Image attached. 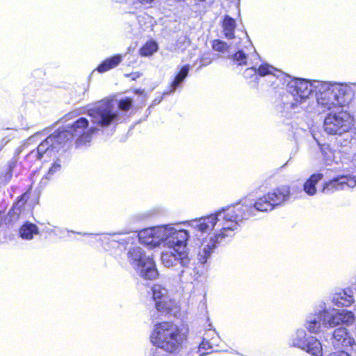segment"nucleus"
<instances>
[{
    "instance_id": "33",
    "label": "nucleus",
    "mask_w": 356,
    "mask_h": 356,
    "mask_svg": "<svg viewBox=\"0 0 356 356\" xmlns=\"http://www.w3.org/2000/svg\"><path fill=\"white\" fill-rule=\"evenodd\" d=\"M322 153L327 164L330 165L334 161V156L332 149L328 146L322 147Z\"/></svg>"
},
{
    "instance_id": "34",
    "label": "nucleus",
    "mask_w": 356,
    "mask_h": 356,
    "mask_svg": "<svg viewBox=\"0 0 356 356\" xmlns=\"http://www.w3.org/2000/svg\"><path fill=\"white\" fill-rule=\"evenodd\" d=\"M213 59V55L211 53L204 54L201 57V66H207L209 65Z\"/></svg>"
},
{
    "instance_id": "17",
    "label": "nucleus",
    "mask_w": 356,
    "mask_h": 356,
    "mask_svg": "<svg viewBox=\"0 0 356 356\" xmlns=\"http://www.w3.org/2000/svg\"><path fill=\"white\" fill-rule=\"evenodd\" d=\"M220 339L213 330H209L205 332L202 343L199 347L200 355L202 356L207 354L205 352H202V350L212 349L214 351H217L215 348L218 347Z\"/></svg>"
},
{
    "instance_id": "1",
    "label": "nucleus",
    "mask_w": 356,
    "mask_h": 356,
    "mask_svg": "<svg viewBox=\"0 0 356 356\" xmlns=\"http://www.w3.org/2000/svg\"><path fill=\"white\" fill-rule=\"evenodd\" d=\"M268 193L258 198L253 204H237L222 209L209 216L188 222L197 240L200 243L197 254L200 263L204 264L214 250L227 237L234 236L240 223L256 211L268 212L275 207Z\"/></svg>"
},
{
    "instance_id": "26",
    "label": "nucleus",
    "mask_w": 356,
    "mask_h": 356,
    "mask_svg": "<svg viewBox=\"0 0 356 356\" xmlns=\"http://www.w3.org/2000/svg\"><path fill=\"white\" fill-rule=\"evenodd\" d=\"M38 234V229L35 224L24 223L19 229V235L23 239L31 240Z\"/></svg>"
},
{
    "instance_id": "11",
    "label": "nucleus",
    "mask_w": 356,
    "mask_h": 356,
    "mask_svg": "<svg viewBox=\"0 0 356 356\" xmlns=\"http://www.w3.org/2000/svg\"><path fill=\"white\" fill-rule=\"evenodd\" d=\"M152 296L157 312L172 316L177 315L179 312L178 303L170 297L165 287L159 284L154 285Z\"/></svg>"
},
{
    "instance_id": "20",
    "label": "nucleus",
    "mask_w": 356,
    "mask_h": 356,
    "mask_svg": "<svg viewBox=\"0 0 356 356\" xmlns=\"http://www.w3.org/2000/svg\"><path fill=\"white\" fill-rule=\"evenodd\" d=\"M29 199V195L27 193H24L21 195L19 199L14 204L12 209L10 210L8 213V216L10 218V220H17L21 214L23 213L24 210V206Z\"/></svg>"
},
{
    "instance_id": "37",
    "label": "nucleus",
    "mask_w": 356,
    "mask_h": 356,
    "mask_svg": "<svg viewBox=\"0 0 356 356\" xmlns=\"http://www.w3.org/2000/svg\"><path fill=\"white\" fill-rule=\"evenodd\" d=\"M184 273V270H181V274H180V275H179V276H180V277H181V275H182V274H183Z\"/></svg>"
},
{
    "instance_id": "24",
    "label": "nucleus",
    "mask_w": 356,
    "mask_h": 356,
    "mask_svg": "<svg viewBox=\"0 0 356 356\" xmlns=\"http://www.w3.org/2000/svg\"><path fill=\"white\" fill-rule=\"evenodd\" d=\"M257 76L259 75L260 76L273 75L274 76L279 78L280 76L283 75V73L280 70L275 68L274 67L267 63H259L257 67Z\"/></svg>"
},
{
    "instance_id": "32",
    "label": "nucleus",
    "mask_w": 356,
    "mask_h": 356,
    "mask_svg": "<svg viewBox=\"0 0 356 356\" xmlns=\"http://www.w3.org/2000/svg\"><path fill=\"white\" fill-rule=\"evenodd\" d=\"M212 47L215 51L222 54L228 52L229 49V46L226 42L219 40L213 42Z\"/></svg>"
},
{
    "instance_id": "23",
    "label": "nucleus",
    "mask_w": 356,
    "mask_h": 356,
    "mask_svg": "<svg viewBox=\"0 0 356 356\" xmlns=\"http://www.w3.org/2000/svg\"><path fill=\"white\" fill-rule=\"evenodd\" d=\"M121 55H115L111 58L106 59L97 67L99 72L103 73L118 66L122 61Z\"/></svg>"
},
{
    "instance_id": "27",
    "label": "nucleus",
    "mask_w": 356,
    "mask_h": 356,
    "mask_svg": "<svg viewBox=\"0 0 356 356\" xmlns=\"http://www.w3.org/2000/svg\"><path fill=\"white\" fill-rule=\"evenodd\" d=\"M223 33L227 39L234 38V32L236 28V22L234 19L229 16H226L222 23Z\"/></svg>"
},
{
    "instance_id": "12",
    "label": "nucleus",
    "mask_w": 356,
    "mask_h": 356,
    "mask_svg": "<svg viewBox=\"0 0 356 356\" xmlns=\"http://www.w3.org/2000/svg\"><path fill=\"white\" fill-rule=\"evenodd\" d=\"M239 49L232 56V60L238 65H248L249 64L258 65L260 63V56L254 47L249 39L246 33H243V38L241 39Z\"/></svg>"
},
{
    "instance_id": "2",
    "label": "nucleus",
    "mask_w": 356,
    "mask_h": 356,
    "mask_svg": "<svg viewBox=\"0 0 356 356\" xmlns=\"http://www.w3.org/2000/svg\"><path fill=\"white\" fill-rule=\"evenodd\" d=\"M97 130V127H89L86 118H81L67 129H59L47 137L36 149L32 150L26 156V159L33 163L45 156L56 157L63 145L72 138L77 137L79 143H86L90 141L92 135Z\"/></svg>"
},
{
    "instance_id": "16",
    "label": "nucleus",
    "mask_w": 356,
    "mask_h": 356,
    "mask_svg": "<svg viewBox=\"0 0 356 356\" xmlns=\"http://www.w3.org/2000/svg\"><path fill=\"white\" fill-rule=\"evenodd\" d=\"M323 327L332 328L339 325V310L332 307L319 311Z\"/></svg>"
},
{
    "instance_id": "30",
    "label": "nucleus",
    "mask_w": 356,
    "mask_h": 356,
    "mask_svg": "<svg viewBox=\"0 0 356 356\" xmlns=\"http://www.w3.org/2000/svg\"><path fill=\"white\" fill-rule=\"evenodd\" d=\"M63 156L61 155H59L58 157H56V159L54 161L51 166L49 169V171L47 175V179H49L50 177L61 170L62 164L63 163Z\"/></svg>"
},
{
    "instance_id": "38",
    "label": "nucleus",
    "mask_w": 356,
    "mask_h": 356,
    "mask_svg": "<svg viewBox=\"0 0 356 356\" xmlns=\"http://www.w3.org/2000/svg\"><path fill=\"white\" fill-rule=\"evenodd\" d=\"M152 318H157V317H155V316H154V314H152Z\"/></svg>"
},
{
    "instance_id": "36",
    "label": "nucleus",
    "mask_w": 356,
    "mask_h": 356,
    "mask_svg": "<svg viewBox=\"0 0 356 356\" xmlns=\"http://www.w3.org/2000/svg\"><path fill=\"white\" fill-rule=\"evenodd\" d=\"M141 3L148 4L152 3L154 0H138Z\"/></svg>"
},
{
    "instance_id": "28",
    "label": "nucleus",
    "mask_w": 356,
    "mask_h": 356,
    "mask_svg": "<svg viewBox=\"0 0 356 356\" xmlns=\"http://www.w3.org/2000/svg\"><path fill=\"white\" fill-rule=\"evenodd\" d=\"M355 321V315L350 311H347L345 309L339 311V325H350Z\"/></svg>"
},
{
    "instance_id": "9",
    "label": "nucleus",
    "mask_w": 356,
    "mask_h": 356,
    "mask_svg": "<svg viewBox=\"0 0 356 356\" xmlns=\"http://www.w3.org/2000/svg\"><path fill=\"white\" fill-rule=\"evenodd\" d=\"M289 343L314 356H322L321 343L316 337L308 336L303 329H298L291 336Z\"/></svg>"
},
{
    "instance_id": "13",
    "label": "nucleus",
    "mask_w": 356,
    "mask_h": 356,
    "mask_svg": "<svg viewBox=\"0 0 356 356\" xmlns=\"http://www.w3.org/2000/svg\"><path fill=\"white\" fill-rule=\"evenodd\" d=\"M355 186H356V177L351 175L341 176L325 182L321 191L325 194H329L337 191L345 190Z\"/></svg>"
},
{
    "instance_id": "25",
    "label": "nucleus",
    "mask_w": 356,
    "mask_h": 356,
    "mask_svg": "<svg viewBox=\"0 0 356 356\" xmlns=\"http://www.w3.org/2000/svg\"><path fill=\"white\" fill-rule=\"evenodd\" d=\"M190 70V66L188 65L183 66L179 73L176 75L174 81L172 82L170 85V90L168 92H165L164 94L172 93L175 91L177 88L179 86L181 83L185 79V78L188 76V72Z\"/></svg>"
},
{
    "instance_id": "10",
    "label": "nucleus",
    "mask_w": 356,
    "mask_h": 356,
    "mask_svg": "<svg viewBox=\"0 0 356 356\" xmlns=\"http://www.w3.org/2000/svg\"><path fill=\"white\" fill-rule=\"evenodd\" d=\"M287 90L293 97L290 104L294 108L305 102L314 90V81L292 79L287 83Z\"/></svg>"
},
{
    "instance_id": "14",
    "label": "nucleus",
    "mask_w": 356,
    "mask_h": 356,
    "mask_svg": "<svg viewBox=\"0 0 356 356\" xmlns=\"http://www.w3.org/2000/svg\"><path fill=\"white\" fill-rule=\"evenodd\" d=\"M331 343L337 348H343L356 352V343L345 327H340L333 331Z\"/></svg>"
},
{
    "instance_id": "35",
    "label": "nucleus",
    "mask_w": 356,
    "mask_h": 356,
    "mask_svg": "<svg viewBox=\"0 0 356 356\" xmlns=\"http://www.w3.org/2000/svg\"><path fill=\"white\" fill-rule=\"evenodd\" d=\"M326 356H350L347 352L346 351H337L330 353L329 355Z\"/></svg>"
},
{
    "instance_id": "5",
    "label": "nucleus",
    "mask_w": 356,
    "mask_h": 356,
    "mask_svg": "<svg viewBox=\"0 0 356 356\" xmlns=\"http://www.w3.org/2000/svg\"><path fill=\"white\" fill-rule=\"evenodd\" d=\"M131 105L132 100L129 98L120 99L118 103V107L113 99H102L88 108V114L93 125L102 128L108 127L121 120L122 116L119 110L127 111Z\"/></svg>"
},
{
    "instance_id": "22",
    "label": "nucleus",
    "mask_w": 356,
    "mask_h": 356,
    "mask_svg": "<svg viewBox=\"0 0 356 356\" xmlns=\"http://www.w3.org/2000/svg\"><path fill=\"white\" fill-rule=\"evenodd\" d=\"M323 179L321 173L312 175L304 184L303 191L309 195L314 196L317 193L316 184Z\"/></svg>"
},
{
    "instance_id": "4",
    "label": "nucleus",
    "mask_w": 356,
    "mask_h": 356,
    "mask_svg": "<svg viewBox=\"0 0 356 356\" xmlns=\"http://www.w3.org/2000/svg\"><path fill=\"white\" fill-rule=\"evenodd\" d=\"M314 86L318 106L323 112L332 109L339 111L348 103L345 96L351 90L348 85L314 80Z\"/></svg>"
},
{
    "instance_id": "8",
    "label": "nucleus",
    "mask_w": 356,
    "mask_h": 356,
    "mask_svg": "<svg viewBox=\"0 0 356 356\" xmlns=\"http://www.w3.org/2000/svg\"><path fill=\"white\" fill-rule=\"evenodd\" d=\"M350 114L343 110L330 112L325 118L324 130L330 135H342L348 132L353 127Z\"/></svg>"
},
{
    "instance_id": "19",
    "label": "nucleus",
    "mask_w": 356,
    "mask_h": 356,
    "mask_svg": "<svg viewBox=\"0 0 356 356\" xmlns=\"http://www.w3.org/2000/svg\"><path fill=\"white\" fill-rule=\"evenodd\" d=\"M332 302L338 307L350 306L354 302L353 291L350 289H346L334 293Z\"/></svg>"
},
{
    "instance_id": "21",
    "label": "nucleus",
    "mask_w": 356,
    "mask_h": 356,
    "mask_svg": "<svg viewBox=\"0 0 356 356\" xmlns=\"http://www.w3.org/2000/svg\"><path fill=\"white\" fill-rule=\"evenodd\" d=\"M305 326L307 330L312 333L316 334L320 332L323 326L320 318L319 312L316 314L308 316L305 321Z\"/></svg>"
},
{
    "instance_id": "6",
    "label": "nucleus",
    "mask_w": 356,
    "mask_h": 356,
    "mask_svg": "<svg viewBox=\"0 0 356 356\" xmlns=\"http://www.w3.org/2000/svg\"><path fill=\"white\" fill-rule=\"evenodd\" d=\"M186 336L175 324L170 322L156 323L151 332V343L156 347L170 353H179Z\"/></svg>"
},
{
    "instance_id": "18",
    "label": "nucleus",
    "mask_w": 356,
    "mask_h": 356,
    "mask_svg": "<svg viewBox=\"0 0 356 356\" xmlns=\"http://www.w3.org/2000/svg\"><path fill=\"white\" fill-rule=\"evenodd\" d=\"M268 194L273 205L276 207L289 200L291 191L289 186L284 185L269 191Z\"/></svg>"
},
{
    "instance_id": "15",
    "label": "nucleus",
    "mask_w": 356,
    "mask_h": 356,
    "mask_svg": "<svg viewBox=\"0 0 356 356\" xmlns=\"http://www.w3.org/2000/svg\"><path fill=\"white\" fill-rule=\"evenodd\" d=\"M176 248H167L161 254V261L164 266L166 268H172L178 264L182 267H187L190 263V259L188 252L185 250V258L180 256L179 250Z\"/></svg>"
},
{
    "instance_id": "31",
    "label": "nucleus",
    "mask_w": 356,
    "mask_h": 356,
    "mask_svg": "<svg viewBox=\"0 0 356 356\" xmlns=\"http://www.w3.org/2000/svg\"><path fill=\"white\" fill-rule=\"evenodd\" d=\"M248 65H251V67L247 68L243 72V76L246 79H253L252 82L254 83L256 85L258 83V76L257 72V67L258 65L254 64H249Z\"/></svg>"
},
{
    "instance_id": "29",
    "label": "nucleus",
    "mask_w": 356,
    "mask_h": 356,
    "mask_svg": "<svg viewBox=\"0 0 356 356\" xmlns=\"http://www.w3.org/2000/svg\"><path fill=\"white\" fill-rule=\"evenodd\" d=\"M157 50L158 45L156 42L154 41H149L140 48V54L142 56H149L154 52L157 51Z\"/></svg>"
},
{
    "instance_id": "7",
    "label": "nucleus",
    "mask_w": 356,
    "mask_h": 356,
    "mask_svg": "<svg viewBox=\"0 0 356 356\" xmlns=\"http://www.w3.org/2000/svg\"><path fill=\"white\" fill-rule=\"evenodd\" d=\"M127 257L130 264L144 279L154 280L158 277L154 260L149 256H146L140 247H131L128 250Z\"/></svg>"
},
{
    "instance_id": "3",
    "label": "nucleus",
    "mask_w": 356,
    "mask_h": 356,
    "mask_svg": "<svg viewBox=\"0 0 356 356\" xmlns=\"http://www.w3.org/2000/svg\"><path fill=\"white\" fill-rule=\"evenodd\" d=\"M136 236L141 243L150 248L157 247L162 243L166 248L178 249L181 251L180 256L184 260L189 238L188 232L186 229L172 225H165L144 229Z\"/></svg>"
}]
</instances>
